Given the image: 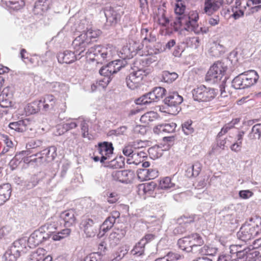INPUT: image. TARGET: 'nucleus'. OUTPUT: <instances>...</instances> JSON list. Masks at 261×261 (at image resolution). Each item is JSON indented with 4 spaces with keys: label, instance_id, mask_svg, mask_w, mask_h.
Returning <instances> with one entry per match:
<instances>
[{
    "label": "nucleus",
    "instance_id": "nucleus-24",
    "mask_svg": "<svg viewBox=\"0 0 261 261\" xmlns=\"http://www.w3.org/2000/svg\"><path fill=\"white\" fill-rule=\"evenodd\" d=\"M17 242L14 243L13 246L8 249L3 257V261H16L20 256V251L16 248Z\"/></svg>",
    "mask_w": 261,
    "mask_h": 261
},
{
    "label": "nucleus",
    "instance_id": "nucleus-4",
    "mask_svg": "<svg viewBox=\"0 0 261 261\" xmlns=\"http://www.w3.org/2000/svg\"><path fill=\"white\" fill-rule=\"evenodd\" d=\"M261 233V217L255 216L251 218L249 222L244 224L237 233L238 238L247 242Z\"/></svg>",
    "mask_w": 261,
    "mask_h": 261
},
{
    "label": "nucleus",
    "instance_id": "nucleus-10",
    "mask_svg": "<svg viewBox=\"0 0 261 261\" xmlns=\"http://www.w3.org/2000/svg\"><path fill=\"white\" fill-rule=\"evenodd\" d=\"M183 101V98L177 92L169 93L164 99L165 105L169 107V113L175 115L181 110L179 105Z\"/></svg>",
    "mask_w": 261,
    "mask_h": 261
},
{
    "label": "nucleus",
    "instance_id": "nucleus-42",
    "mask_svg": "<svg viewBox=\"0 0 261 261\" xmlns=\"http://www.w3.org/2000/svg\"><path fill=\"white\" fill-rule=\"evenodd\" d=\"M177 244L179 248L182 250L186 251V252L192 251L189 236L179 239L178 240Z\"/></svg>",
    "mask_w": 261,
    "mask_h": 261
},
{
    "label": "nucleus",
    "instance_id": "nucleus-22",
    "mask_svg": "<svg viewBox=\"0 0 261 261\" xmlns=\"http://www.w3.org/2000/svg\"><path fill=\"white\" fill-rule=\"evenodd\" d=\"M60 219L64 222L65 226L70 227L75 222V212L72 209L65 211L61 214Z\"/></svg>",
    "mask_w": 261,
    "mask_h": 261
},
{
    "label": "nucleus",
    "instance_id": "nucleus-9",
    "mask_svg": "<svg viewBox=\"0 0 261 261\" xmlns=\"http://www.w3.org/2000/svg\"><path fill=\"white\" fill-rule=\"evenodd\" d=\"M104 13L106 18L105 27L106 29H109L115 27L120 21L122 11L120 8L106 7L104 9Z\"/></svg>",
    "mask_w": 261,
    "mask_h": 261
},
{
    "label": "nucleus",
    "instance_id": "nucleus-52",
    "mask_svg": "<svg viewBox=\"0 0 261 261\" xmlns=\"http://www.w3.org/2000/svg\"><path fill=\"white\" fill-rule=\"evenodd\" d=\"M144 243L143 241H139L134 247L132 252L134 255L140 256L144 254Z\"/></svg>",
    "mask_w": 261,
    "mask_h": 261
},
{
    "label": "nucleus",
    "instance_id": "nucleus-40",
    "mask_svg": "<svg viewBox=\"0 0 261 261\" xmlns=\"http://www.w3.org/2000/svg\"><path fill=\"white\" fill-rule=\"evenodd\" d=\"M191 246L193 248L202 245L204 242L202 237L198 233H193L189 236Z\"/></svg>",
    "mask_w": 261,
    "mask_h": 261
},
{
    "label": "nucleus",
    "instance_id": "nucleus-54",
    "mask_svg": "<svg viewBox=\"0 0 261 261\" xmlns=\"http://www.w3.org/2000/svg\"><path fill=\"white\" fill-rule=\"evenodd\" d=\"M165 51V47H163L160 42L156 43L152 47L149 48L148 54L149 55H155Z\"/></svg>",
    "mask_w": 261,
    "mask_h": 261
},
{
    "label": "nucleus",
    "instance_id": "nucleus-7",
    "mask_svg": "<svg viewBox=\"0 0 261 261\" xmlns=\"http://www.w3.org/2000/svg\"><path fill=\"white\" fill-rule=\"evenodd\" d=\"M227 70V67L221 62L215 63L207 72L205 80L210 84H215L221 80Z\"/></svg>",
    "mask_w": 261,
    "mask_h": 261
},
{
    "label": "nucleus",
    "instance_id": "nucleus-50",
    "mask_svg": "<svg viewBox=\"0 0 261 261\" xmlns=\"http://www.w3.org/2000/svg\"><path fill=\"white\" fill-rule=\"evenodd\" d=\"M157 116L158 114L156 113L153 111H149L145 113L141 117L140 121L143 123L148 124L150 122L156 119Z\"/></svg>",
    "mask_w": 261,
    "mask_h": 261
},
{
    "label": "nucleus",
    "instance_id": "nucleus-29",
    "mask_svg": "<svg viewBox=\"0 0 261 261\" xmlns=\"http://www.w3.org/2000/svg\"><path fill=\"white\" fill-rule=\"evenodd\" d=\"M141 37L144 43L154 42L156 40L155 34L151 28H142Z\"/></svg>",
    "mask_w": 261,
    "mask_h": 261
},
{
    "label": "nucleus",
    "instance_id": "nucleus-56",
    "mask_svg": "<svg viewBox=\"0 0 261 261\" xmlns=\"http://www.w3.org/2000/svg\"><path fill=\"white\" fill-rule=\"evenodd\" d=\"M120 53L121 54V58L124 59H129L134 56L127 44L122 47Z\"/></svg>",
    "mask_w": 261,
    "mask_h": 261
},
{
    "label": "nucleus",
    "instance_id": "nucleus-43",
    "mask_svg": "<svg viewBox=\"0 0 261 261\" xmlns=\"http://www.w3.org/2000/svg\"><path fill=\"white\" fill-rule=\"evenodd\" d=\"M135 150H134L133 148L132 145L130 144L128 145L127 146H126L122 150L123 153L124 155L126 156H127L128 158L126 160V163L128 164H131L132 163L137 164V163H136L135 161H133L132 159L135 158V154L134 153Z\"/></svg>",
    "mask_w": 261,
    "mask_h": 261
},
{
    "label": "nucleus",
    "instance_id": "nucleus-14",
    "mask_svg": "<svg viewBox=\"0 0 261 261\" xmlns=\"http://www.w3.org/2000/svg\"><path fill=\"white\" fill-rule=\"evenodd\" d=\"M122 61L117 60L109 63L107 66L102 67L99 71L100 74L104 77L111 76L117 73L122 67Z\"/></svg>",
    "mask_w": 261,
    "mask_h": 261
},
{
    "label": "nucleus",
    "instance_id": "nucleus-35",
    "mask_svg": "<svg viewBox=\"0 0 261 261\" xmlns=\"http://www.w3.org/2000/svg\"><path fill=\"white\" fill-rule=\"evenodd\" d=\"M59 226V223L57 220L56 218H52L51 219L49 220L44 225L42 226L41 228L44 232L47 230L48 234L53 233L57 229Z\"/></svg>",
    "mask_w": 261,
    "mask_h": 261
},
{
    "label": "nucleus",
    "instance_id": "nucleus-39",
    "mask_svg": "<svg viewBox=\"0 0 261 261\" xmlns=\"http://www.w3.org/2000/svg\"><path fill=\"white\" fill-rule=\"evenodd\" d=\"M224 46L217 42L211 44L209 49L210 54L214 57H219L224 53Z\"/></svg>",
    "mask_w": 261,
    "mask_h": 261
},
{
    "label": "nucleus",
    "instance_id": "nucleus-16",
    "mask_svg": "<svg viewBox=\"0 0 261 261\" xmlns=\"http://www.w3.org/2000/svg\"><path fill=\"white\" fill-rule=\"evenodd\" d=\"M120 217V213L117 211L111 212L110 215L105 220L100 226V230L103 232L101 236L112 228L117 219Z\"/></svg>",
    "mask_w": 261,
    "mask_h": 261
},
{
    "label": "nucleus",
    "instance_id": "nucleus-48",
    "mask_svg": "<svg viewBox=\"0 0 261 261\" xmlns=\"http://www.w3.org/2000/svg\"><path fill=\"white\" fill-rule=\"evenodd\" d=\"M165 10L161 8L158 9V19L159 23L163 27H167L169 24V19L165 15Z\"/></svg>",
    "mask_w": 261,
    "mask_h": 261
},
{
    "label": "nucleus",
    "instance_id": "nucleus-31",
    "mask_svg": "<svg viewBox=\"0 0 261 261\" xmlns=\"http://www.w3.org/2000/svg\"><path fill=\"white\" fill-rule=\"evenodd\" d=\"M30 154L29 150H23L17 153L9 162V166L12 170L15 169L24 159L26 156Z\"/></svg>",
    "mask_w": 261,
    "mask_h": 261
},
{
    "label": "nucleus",
    "instance_id": "nucleus-41",
    "mask_svg": "<svg viewBox=\"0 0 261 261\" xmlns=\"http://www.w3.org/2000/svg\"><path fill=\"white\" fill-rule=\"evenodd\" d=\"M45 88L51 92H60L63 90L65 85L63 84H60L58 82H46L44 84Z\"/></svg>",
    "mask_w": 261,
    "mask_h": 261
},
{
    "label": "nucleus",
    "instance_id": "nucleus-46",
    "mask_svg": "<svg viewBox=\"0 0 261 261\" xmlns=\"http://www.w3.org/2000/svg\"><path fill=\"white\" fill-rule=\"evenodd\" d=\"M127 45L134 56H135L137 53H139L141 55V53L140 51L143 47V44L142 43H140L139 41L132 40L129 41Z\"/></svg>",
    "mask_w": 261,
    "mask_h": 261
},
{
    "label": "nucleus",
    "instance_id": "nucleus-8",
    "mask_svg": "<svg viewBox=\"0 0 261 261\" xmlns=\"http://www.w3.org/2000/svg\"><path fill=\"white\" fill-rule=\"evenodd\" d=\"M217 90L211 87L201 85L192 90L193 98L198 101L206 102L213 99L217 95Z\"/></svg>",
    "mask_w": 261,
    "mask_h": 261
},
{
    "label": "nucleus",
    "instance_id": "nucleus-49",
    "mask_svg": "<svg viewBox=\"0 0 261 261\" xmlns=\"http://www.w3.org/2000/svg\"><path fill=\"white\" fill-rule=\"evenodd\" d=\"M79 118L77 119H69L62 124L63 129L67 132L75 128L79 124Z\"/></svg>",
    "mask_w": 261,
    "mask_h": 261
},
{
    "label": "nucleus",
    "instance_id": "nucleus-64",
    "mask_svg": "<svg viewBox=\"0 0 261 261\" xmlns=\"http://www.w3.org/2000/svg\"><path fill=\"white\" fill-rule=\"evenodd\" d=\"M190 167L192 168V172L194 173V177H196L198 176L201 171V165L198 162H195L192 165H189Z\"/></svg>",
    "mask_w": 261,
    "mask_h": 261
},
{
    "label": "nucleus",
    "instance_id": "nucleus-57",
    "mask_svg": "<svg viewBox=\"0 0 261 261\" xmlns=\"http://www.w3.org/2000/svg\"><path fill=\"white\" fill-rule=\"evenodd\" d=\"M148 55L149 56H146V57H145L144 58L141 60H137L135 63V64L136 65H137L138 62L140 63L141 61H142V63H143V66H148L152 63H153L157 60L158 59L156 56L153 55Z\"/></svg>",
    "mask_w": 261,
    "mask_h": 261
},
{
    "label": "nucleus",
    "instance_id": "nucleus-55",
    "mask_svg": "<svg viewBox=\"0 0 261 261\" xmlns=\"http://www.w3.org/2000/svg\"><path fill=\"white\" fill-rule=\"evenodd\" d=\"M152 102H154V101L152 100V97L149 95V92L144 94L136 100V103L137 105H146Z\"/></svg>",
    "mask_w": 261,
    "mask_h": 261
},
{
    "label": "nucleus",
    "instance_id": "nucleus-45",
    "mask_svg": "<svg viewBox=\"0 0 261 261\" xmlns=\"http://www.w3.org/2000/svg\"><path fill=\"white\" fill-rule=\"evenodd\" d=\"M159 187L161 189L173 190L175 188V185L172 182L170 177H166L160 180Z\"/></svg>",
    "mask_w": 261,
    "mask_h": 261
},
{
    "label": "nucleus",
    "instance_id": "nucleus-5",
    "mask_svg": "<svg viewBox=\"0 0 261 261\" xmlns=\"http://www.w3.org/2000/svg\"><path fill=\"white\" fill-rule=\"evenodd\" d=\"M258 78L255 70H248L235 77L232 81V87L236 89L248 88L255 84Z\"/></svg>",
    "mask_w": 261,
    "mask_h": 261
},
{
    "label": "nucleus",
    "instance_id": "nucleus-13",
    "mask_svg": "<svg viewBox=\"0 0 261 261\" xmlns=\"http://www.w3.org/2000/svg\"><path fill=\"white\" fill-rule=\"evenodd\" d=\"M49 239V234L45 233L40 227L38 229L34 231L29 237L28 242L30 247H35L42 242L47 241Z\"/></svg>",
    "mask_w": 261,
    "mask_h": 261
},
{
    "label": "nucleus",
    "instance_id": "nucleus-63",
    "mask_svg": "<svg viewBox=\"0 0 261 261\" xmlns=\"http://www.w3.org/2000/svg\"><path fill=\"white\" fill-rule=\"evenodd\" d=\"M235 125V123L231 121L228 123L226 124L221 129V131L217 135V137L220 138L223 135H225L227 132L232 128Z\"/></svg>",
    "mask_w": 261,
    "mask_h": 261
},
{
    "label": "nucleus",
    "instance_id": "nucleus-53",
    "mask_svg": "<svg viewBox=\"0 0 261 261\" xmlns=\"http://www.w3.org/2000/svg\"><path fill=\"white\" fill-rule=\"evenodd\" d=\"M162 151V150L159 146H153L149 148L147 150L150 158L153 160L158 159L161 156Z\"/></svg>",
    "mask_w": 261,
    "mask_h": 261
},
{
    "label": "nucleus",
    "instance_id": "nucleus-18",
    "mask_svg": "<svg viewBox=\"0 0 261 261\" xmlns=\"http://www.w3.org/2000/svg\"><path fill=\"white\" fill-rule=\"evenodd\" d=\"M223 3V0H205L204 11L206 14L211 15L220 9Z\"/></svg>",
    "mask_w": 261,
    "mask_h": 261
},
{
    "label": "nucleus",
    "instance_id": "nucleus-47",
    "mask_svg": "<svg viewBox=\"0 0 261 261\" xmlns=\"http://www.w3.org/2000/svg\"><path fill=\"white\" fill-rule=\"evenodd\" d=\"M199 253L202 255L213 256L216 254L217 249L211 245H204L198 250Z\"/></svg>",
    "mask_w": 261,
    "mask_h": 261
},
{
    "label": "nucleus",
    "instance_id": "nucleus-37",
    "mask_svg": "<svg viewBox=\"0 0 261 261\" xmlns=\"http://www.w3.org/2000/svg\"><path fill=\"white\" fill-rule=\"evenodd\" d=\"M166 92V89L163 87H155L151 91L149 92V95L152 97V100H153L154 101H158L163 98Z\"/></svg>",
    "mask_w": 261,
    "mask_h": 261
},
{
    "label": "nucleus",
    "instance_id": "nucleus-44",
    "mask_svg": "<svg viewBox=\"0 0 261 261\" xmlns=\"http://www.w3.org/2000/svg\"><path fill=\"white\" fill-rule=\"evenodd\" d=\"M133 172L130 170L117 171L115 175L117 177V180L121 182H127L133 175Z\"/></svg>",
    "mask_w": 261,
    "mask_h": 261
},
{
    "label": "nucleus",
    "instance_id": "nucleus-27",
    "mask_svg": "<svg viewBox=\"0 0 261 261\" xmlns=\"http://www.w3.org/2000/svg\"><path fill=\"white\" fill-rule=\"evenodd\" d=\"M12 192L11 186L9 184H4L0 185V205L8 200Z\"/></svg>",
    "mask_w": 261,
    "mask_h": 261
},
{
    "label": "nucleus",
    "instance_id": "nucleus-36",
    "mask_svg": "<svg viewBox=\"0 0 261 261\" xmlns=\"http://www.w3.org/2000/svg\"><path fill=\"white\" fill-rule=\"evenodd\" d=\"M126 234V231L124 229H117L113 231L109 236L110 241L111 244L116 245L118 244L120 240L123 238Z\"/></svg>",
    "mask_w": 261,
    "mask_h": 261
},
{
    "label": "nucleus",
    "instance_id": "nucleus-58",
    "mask_svg": "<svg viewBox=\"0 0 261 261\" xmlns=\"http://www.w3.org/2000/svg\"><path fill=\"white\" fill-rule=\"evenodd\" d=\"M192 121L191 120L185 122L182 124V129L186 135L192 134L194 132V128L192 126Z\"/></svg>",
    "mask_w": 261,
    "mask_h": 261
},
{
    "label": "nucleus",
    "instance_id": "nucleus-1",
    "mask_svg": "<svg viewBox=\"0 0 261 261\" xmlns=\"http://www.w3.org/2000/svg\"><path fill=\"white\" fill-rule=\"evenodd\" d=\"M66 27L70 28L73 32L81 33L72 42L74 48L80 51V55H82L90 44L96 41V38L101 34L99 30L92 29L91 22L87 18L76 19L74 17H71Z\"/></svg>",
    "mask_w": 261,
    "mask_h": 261
},
{
    "label": "nucleus",
    "instance_id": "nucleus-51",
    "mask_svg": "<svg viewBox=\"0 0 261 261\" xmlns=\"http://www.w3.org/2000/svg\"><path fill=\"white\" fill-rule=\"evenodd\" d=\"M178 76V74L174 72H170L168 71H163L162 74L163 80L167 83H172Z\"/></svg>",
    "mask_w": 261,
    "mask_h": 261
},
{
    "label": "nucleus",
    "instance_id": "nucleus-2",
    "mask_svg": "<svg viewBox=\"0 0 261 261\" xmlns=\"http://www.w3.org/2000/svg\"><path fill=\"white\" fill-rule=\"evenodd\" d=\"M198 19V12L191 11L188 15L177 16L171 22L170 25L175 32L184 29L189 32H193L196 34L207 33L208 31V28L199 27L197 22Z\"/></svg>",
    "mask_w": 261,
    "mask_h": 261
},
{
    "label": "nucleus",
    "instance_id": "nucleus-60",
    "mask_svg": "<svg viewBox=\"0 0 261 261\" xmlns=\"http://www.w3.org/2000/svg\"><path fill=\"white\" fill-rule=\"evenodd\" d=\"M186 9V6L184 5L181 1H178L175 4V13L178 16L181 15H188V14H185L184 12Z\"/></svg>",
    "mask_w": 261,
    "mask_h": 261
},
{
    "label": "nucleus",
    "instance_id": "nucleus-33",
    "mask_svg": "<svg viewBox=\"0 0 261 261\" xmlns=\"http://www.w3.org/2000/svg\"><path fill=\"white\" fill-rule=\"evenodd\" d=\"M42 100H36L28 103L24 107L26 115H32L37 113L41 109Z\"/></svg>",
    "mask_w": 261,
    "mask_h": 261
},
{
    "label": "nucleus",
    "instance_id": "nucleus-6",
    "mask_svg": "<svg viewBox=\"0 0 261 261\" xmlns=\"http://www.w3.org/2000/svg\"><path fill=\"white\" fill-rule=\"evenodd\" d=\"M101 216L99 214H95L92 211L90 215L83 216L80 224V228L84 232L87 237L92 238L95 236L96 229L94 224L100 221Z\"/></svg>",
    "mask_w": 261,
    "mask_h": 261
},
{
    "label": "nucleus",
    "instance_id": "nucleus-20",
    "mask_svg": "<svg viewBox=\"0 0 261 261\" xmlns=\"http://www.w3.org/2000/svg\"><path fill=\"white\" fill-rule=\"evenodd\" d=\"M35 156H38L44 161L49 162L53 161L57 156V148L55 146H50L43 150L41 152L36 153Z\"/></svg>",
    "mask_w": 261,
    "mask_h": 261
},
{
    "label": "nucleus",
    "instance_id": "nucleus-3",
    "mask_svg": "<svg viewBox=\"0 0 261 261\" xmlns=\"http://www.w3.org/2000/svg\"><path fill=\"white\" fill-rule=\"evenodd\" d=\"M85 50L84 56L90 59L96 61L98 63L110 61L116 54L115 48L111 45L106 46L101 45L94 46Z\"/></svg>",
    "mask_w": 261,
    "mask_h": 261
},
{
    "label": "nucleus",
    "instance_id": "nucleus-62",
    "mask_svg": "<svg viewBox=\"0 0 261 261\" xmlns=\"http://www.w3.org/2000/svg\"><path fill=\"white\" fill-rule=\"evenodd\" d=\"M251 134L254 138L261 139V123L256 124L252 127Z\"/></svg>",
    "mask_w": 261,
    "mask_h": 261
},
{
    "label": "nucleus",
    "instance_id": "nucleus-15",
    "mask_svg": "<svg viewBox=\"0 0 261 261\" xmlns=\"http://www.w3.org/2000/svg\"><path fill=\"white\" fill-rule=\"evenodd\" d=\"M75 50H76L74 48ZM75 53L71 50H66L63 52L59 53L57 56L58 61L60 63L71 64L82 57L84 56L85 51L82 55H80V51L75 50Z\"/></svg>",
    "mask_w": 261,
    "mask_h": 261
},
{
    "label": "nucleus",
    "instance_id": "nucleus-21",
    "mask_svg": "<svg viewBox=\"0 0 261 261\" xmlns=\"http://www.w3.org/2000/svg\"><path fill=\"white\" fill-rule=\"evenodd\" d=\"M220 215L224 221L232 223L236 215L235 206L231 204L225 207L221 211Z\"/></svg>",
    "mask_w": 261,
    "mask_h": 261
},
{
    "label": "nucleus",
    "instance_id": "nucleus-28",
    "mask_svg": "<svg viewBox=\"0 0 261 261\" xmlns=\"http://www.w3.org/2000/svg\"><path fill=\"white\" fill-rule=\"evenodd\" d=\"M176 124L174 122L162 123L157 125L153 128L154 133L159 134L160 133H171L174 132Z\"/></svg>",
    "mask_w": 261,
    "mask_h": 261
},
{
    "label": "nucleus",
    "instance_id": "nucleus-30",
    "mask_svg": "<svg viewBox=\"0 0 261 261\" xmlns=\"http://www.w3.org/2000/svg\"><path fill=\"white\" fill-rule=\"evenodd\" d=\"M30 121L25 119L17 121L11 122L9 124L10 129L17 132H23L27 130V127L29 124Z\"/></svg>",
    "mask_w": 261,
    "mask_h": 261
},
{
    "label": "nucleus",
    "instance_id": "nucleus-59",
    "mask_svg": "<svg viewBox=\"0 0 261 261\" xmlns=\"http://www.w3.org/2000/svg\"><path fill=\"white\" fill-rule=\"evenodd\" d=\"M130 145H132L134 150L138 151L146 148L148 145V143L146 141H143L138 140L134 141Z\"/></svg>",
    "mask_w": 261,
    "mask_h": 261
},
{
    "label": "nucleus",
    "instance_id": "nucleus-11",
    "mask_svg": "<svg viewBox=\"0 0 261 261\" xmlns=\"http://www.w3.org/2000/svg\"><path fill=\"white\" fill-rule=\"evenodd\" d=\"M96 147L95 152H97L100 155L101 163H105L106 161L111 159L114 150L113 144L111 142H100Z\"/></svg>",
    "mask_w": 261,
    "mask_h": 261
},
{
    "label": "nucleus",
    "instance_id": "nucleus-34",
    "mask_svg": "<svg viewBox=\"0 0 261 261\" xmlns=\"http://www.w3.org/2000/svg\"><path fill=\"white\" fill-rule=\"evenodd\" d=\"M79 124L81 127L82 136L84 138H87L90 140L91 137L89 132V120L83 118L79 117Z\"/></svg>",
    "mask_w": 261,
    "mask_h": 261
},
{
    "label": "nucleus",
    "instance_id": "nucleus-12",
    "mask_svg": "<svg viewBox=\"0 0 261 261\" xmlns=\"http://www.w3.org/2000/svg\"><path fill=\"white\" fill-rule=\"evenodd\" d=\"M144 72V71L141 69L131 72L126 78L127 87L132 90L139 87L145 75Z\"/></svg>",
    "mask_w": 261,
    "mask_h": 261
},
{
    "label": "nucleus",
    "instance_id": "nucleus-23",
    "mask_svg": "<svg viewBox=\"0 0 261 261\" xmlns=\"http://www.w3.org/2000/svg\"><path fill=\"white\" fill-rule=\"evenodd\" d=\"M256 256L258 255V252L254 250H250L249 248L244 247L243 250L239 251L231 261H245L247 258H250L249 255Z\"/></svg>",
    "mask_w": 261,
    "mask_h": 261
},
{
    "label": "nucleus",
    "instance_id": "nucleus-26",
    "mask_svg": "<svg viewBox=\"0 0 261 261\" xmlns=\"http://www.w3.org/2000/svg\"><path fill=\"white\" fill-rule=\"evenodd\" d=\"M193 221L192 218L186 217H182L178 219V223L179 224L177 225L173 230L174 234H182L186 231V227L188 224Z\"/></svg>",
    "mask_w": 261,
    "mask_h": 261
},
{
    "label": "nucleus",
    "instance_id": "nucleus-61",
    "mask_svg": "<svg viewBox=\"0 0 261 261\" xmlns=\"http://www.w3.org/2000/svg\"><path fill=\"white\" fill-rule=\"evenodd\" d=\"M43 56H39L35 54L31 58H29L28 62H30L32 64L39 66L43 63Z\"/></svg>",
    "mask_w": 261,
    "mask_h": 261
},
{
    "label": "nucleus",
    "instance_id": "nucleus-19",
    "mask_svg": "<svg viewBox=\"0 0 261 261\" xmlns=\"http://www.w3.org/2000/svg\"><path fill=\"white\" fill-rule=\"evenodd\" d=\"M42 110L44 111L54 110L57 105V99L53 95L47 94L42 97Z\"/></svg>",
    "mask_w": 261,
    "mask_h": 261
},
{
    "label": "nucleus",
    "instance_id": "nucleus-32",
    "mask_svg": "<svg viewBox=\"0 0 261 261\" xmlns=\"http://www.w3.org/2000/svg\"><path fill=\"white\" fill-rule=\"evenodd\" d=\"M3 5L9 9L18 10L24 5L23 0H2Z\"/></svg>",
    "mask_w": 261,
    "mask_h": 261
},
{
    "label": "nucleus",
    "instance_id": "nucleus-25",
    "mask_svg": "<svg viewBox=\"0 0 261 261\" xmlns=\"http://www.w3.org/2000/svg\"><path fill=\"white\" fill-rule=\"evenodd\" d=\"M156 184L153 182L140 184L138 187V194L141 196L146 195V196H152Z\"/></svg>",
    "mask_w": 261,
    "mask_h": 261
},
{
    "label": "nucleus",
    "instance_id": "nucleus-38",
    "mask_svg": "<svg viewBox=\"0 0 261 261\" xmlns=\"http://www.w3.org/2000/svg\"><path fill=\"white\" fill-rule=\"evenodd\" d=\"M51 0H38L34 6L35 11L39 13L40 11L45 12L50 8Z\"/></svg>",
    "mask_w": 261,
    "mask_h": 261
},
{
    "label": "nucleus",
    "instance_id": "nucleus-17",
    "mask_svg": "<svg viewBox=\"0 0 261 261\" xmlns=\"http://www.w3.org/2000/svg\"><path fill=\"white\" fill-rule=\"evenodd\" d=\"M13 94L10 88L6 87L0 94V106L3 108H9L12 106Z\"/></svg>",
    "mask_w": 261,
    "mask_h": 261
}]
</instances>
